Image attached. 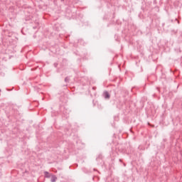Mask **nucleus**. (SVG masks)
Segmentation results:
<instances>
[{
	"label": "nucleus",
	"instance_id": "obj_1",
	"mask_svg": "<svg viewBox=\"0 0 182 182\" xmlns=\"http://www.w3.org/2000/svg\"><path fill=\"white\" fill-rule=\"evenodd\" d=\"M102 96L107 100H109V99H110V94L107 91H104Z\"/></svg>",
	"mask_w": 182,
	"mask_h": 182
},
{
	"label": "nucleus",
	"instance_id": "obj_2",
	"mask_svg": "<svg viewBox=\"0 0 182 182\" xmlns=\"http://www.w3.org/2000/svg\"><path fill=\"white\" fill-rule=\"evenodd\" d=\"M56 180H58V178L56 177V176L53 175V176H51V182H55Z\"/></svg>",
	"mask_w": 182,
	"mask_h": 182
},
{
	"label": "nucleus",
	"instance_id": "obj_3",
	"mask_svg": "<svg viewBox=\"0 0 182 182\" xmlns=\"http://www.w3.org/2000/svg\"><path fill=\"white\" fill-rule=\"evenodd\" d=\"M44 174H45V176L47 177V178H49V177H50V176H49V172L48 171H45Z\"/></svg>",
	"mask_w": 182,
	"mask_h": 182
},
{
	"label": "nucleus",
	"instance_id": "obj_4",
	"mask_svg": "<svg viewBox=\"0 0 182 182\" xmlns=\"http://www.w3.org/2000/svg\"><path fill=\"white\" fill-rule=\"evenodd\" d=\"M65 82H69V77H66L65 78Z\"/></svg>",
	"mask_w": 182,
	"mask_h": 182
},
{
	"label": "nucleus",
	"instance_id": "obj_5",
	"mask_svg": "<svg viewBox=\"0 0 182 182\" xmlns=\"http://www.w3.org/2000/svg\"><path fill=\"white\" fill-rule=\"evenodd\" d=\"M97 87H92L93 90H96Z\"/></svg>",
	"mask_w": 182,
	"mask_h": 182
},
{
	"label": "nucleus",
	"instance_id": "obj_6",
	"mask_svg": "<svg viewBox=\"0 0 182 182\" xmlns=\"http://www.w3.org/2000/svg\"><path fill=\"white\" fill-rule=\"evenodd\" d=\"M119 161H120V163H122V159H119Z\"/></svg>",
	"mask_w": 182,
	"mask_h": 182
}]
</instances>
